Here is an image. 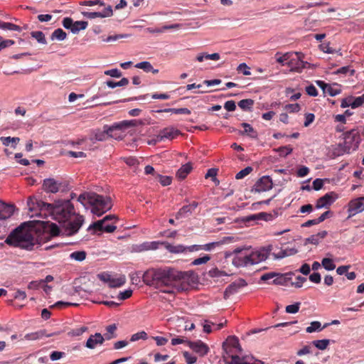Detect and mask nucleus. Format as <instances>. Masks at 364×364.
Instances as JSON below:
<instances>
[{
    "mask_svg": "<svg viewBox=\"0 0 364 364\" xmlns=\"http://www.w3.org/2000/svg\"><path fill=\"white\" fill-rule=\"evenodd\" d=\"M142 279L146 285L171 294L188 291L196 283L193 273L169 267L149 269L144 273Z\"/></svg>",
    "mask_w": 364,
    "mask_h": 364,
    "instance_id": "1",
    "label": "nucleus"
},
{
    "mask_svg": "<svg viewBox=\"0 0 364 364\" xmlns=\"http://www.w3.org/2000/svg\"><path fill=\"white\" fill-rule=\"evenodd\" d=\"M28 205L31 211L37 208L38 213L36 215L41 218L50 216L59 223H65L68 235L77 233L84 223L83 216L75 213L74 206L69 200H59L54 203H48L31 197L28 200Z\"/></svg>",
    "mask_w": 364,
    "mask_h": 364,
    "instance_id": "2",
    "label": "nucleus"
},
{
    "mask_svg": "<svg viewBox=\"0 0 364 364\" xmlns=\"http://www.w3.org/2000/svg\"><path fill=\"white\" fill-rule=\"evenodd\" d=\"M26 226V224L23 223L14 230L6 237L5 242L11 246L32 250L35 240Z\"/></svg>",
    "mask_w": 364,
    "mask_h": 364,
    "instance_id": "3",
    "label": "nucleus"
},
{
    "mask_svg": "<svg viewBox=\"0 0 364 364\" xmlns=\"http://www.w3.org/2000/svg\"><path fill=\"white\" fill-rule=\"evenodd\" d=\"M136 123V120H125L112 126L105 125L102 131L100 129L95 130L90 136V139L92 143L106 141L109 137L114 138L115 139H122V136L121 134H118L116 132L117 131L124 130L129 127L135 126Z\"/></svg>",
    "mask_w": 364,
    "mask_h": 364,
    "instance_id": "4",
    "label": "nucleus"
},
{
    "mask_svg": "<svg viewBox=\"0 0 364 364\" xmlns=\"http://www.w3.org/2000/svg\"><path fill=\"white\" fill-rule=\"evenodd\" d=\"M343 143L340 144L339 146L341 151L338 154L344 153L349 154L355 151L361 141L360 132L358 129H353L344 134Z\"/></svg>",
    "mask_w": 364,
    "mask_h": 364,
    "instance_id": "5",
    "label": "nucleus"
},
{
    "mask_svg": "<svg viewBox=\"0 0 364 364\" xmlns=\"http://www.w3.org/2000/svg\"><path fill=\"white\" fill-rule=\"evenodd\" d=\"M92 213L101 216L112 208V204L110 197L93 193L91 198Z\"/></svg>",
    "mask_w": 364,
    "mask_h": 364,
    "instance_id": "6",
    "label": "nucleus"
},
{
    "mask_svg": "<svg viewBox=\"0 0 364 364\" xmlns=\"http://www.w3.org/2000/svg\"><path fill=\"white\" fill-rule=\"evenodd\" d=\"M43 188L47 193H56L67 191L70 188L69 182L65 179L48 178L43 180Z\"/></svg>",
    "mask_w": 364,
    "mask_h": 364,
    "instance_id": "7",
    "label": "nucleus"
},
{
    "mask_svg": "<svg viewBox=\"0 0 364 364\" xmlns=\"http://www.w3.org/2000/svg\"><path fill=\"white\" fill-rule=\"evenodd\" d=\"M230 255H233L232 263L234 266L242 267L250 265L248 247H237Z\"/></svg>",
    "mask_w": 364,
    "mask_h": 364,
    "instance_id": "8",
    "label": "nucleus"
},
{
    "mask_svg": "<svg viewBox=\"0 0 364 364\" xmlns=\"http://www.w3.org/2000/svg\"><path fill=\"white\" fill-rule=\"evenodd\" d=\"M248 247L250 265L256 264L264 261L269 257L273 249L272 245H268L255 250H252L251 247Z\"/></svg>",
    "mask_w": 364,
    "mask_h": 364,
    "instance_id": "9",
    "label": "nucleus"
},
{
    "mask_svg": "<svg viewBox=\"0 0 364 364\" xmlns=\"http://www.w3.org/2000/svg\"><path fill=\"white\" fill-rule=\"evenodd\" d=\"M97 277L102 282L107 283L109 287L111 288L120 287L124 285L126 282V278L124 276H120L119 277L114 278L107 272H102L98 274Z\"/></svg>",
    "mask_w": 364,
    "mask_h": 364,
    "instance_id": "10",
    "label": "nucleus"
},
{
    "mask_svg": "<svg viewBox=\"0 0 364 364\" xmlns=\"http://www.w3.org/2000/svg\"><path fill=\"white\" fill-rule=\"evenodd\" d=\"M348 218L364 211V196L350 200L348 203Z\"/></svg>",
    "mask_w": 364,
    "mask_h": 364,
    "instance_id": "11",
    "label": "nucleus"
},
{
    "mask_svg": "<svg viewBox=\"0 0 364 364\" xmlns=\"http://www.w3.org/2000/svg\"><path fill=\"white\" fill-rule=\"evenodd\" d=\"M294 55L295 57H291L287 65L291 68V71L301 73L306 68L307 62L303 60L304 55L301 53L296 52Z\"/></svg>",
    "mask_w": 364,
    "mask_h": 364,
    "instance_id": "12",
    "label": "nucleus"
},
{
    "mask_svg": "<svg viewBox=\"0 0 364 364\" xmlns=\"http://www.w3.org/2000/svg\"><path fill=\"white\" fill-rule=\"evenodd\" d=\"M273 182L269 176H264L259 178L254 185L252 191L260 193L269 191L272 188Z\"/></svg>",
    "mask_w": 364,
    "mask_h": 364,
    "instance_id": "13",
    "label": "nucleus"
},
{
    "mask_svg": "<svg viewBox=\"0 0 364 364\" xmlns=\"http://www.w3.org/2000/svg\"><path fill=\"white\" fill-rule=\"evenodd\" d=\"M187 346L199 356L203 357L209 352V347L200 340L187 341Z\"/></svg>",
    "mask_w": 364,
    "mask_h": 364,
    "instance_id": "14",
    "label": "nucleus"
},
{
    "mask_svg": "<svg viewBox=\"0 0 364 364\" xmlns=\"http://www.w3.org/2000/svg\"><path fill=\"white\" fill-rule=\"evenodd\" d=\"M338 198V195L334 192H330L319 198L316 204L317 209L328 208Z\"/></svg>",
    "mask_w": 364,
    "mask_h": 364,
    "instance_id": "15",
    "label": "nucleus"
},
{
    "mask_svg": "<svg viewBox=\"0 0 364 364\" xmlns=\"http://www.w3.org/2000/svg\"><path fill=\"white\" fill-rule=\"evenodd\" d=\"M230 360H227L229 364H264L261 360L255 359L252 356H243L231 355L229 356Z\"/></svg>",
    "mask_w": 364,
    "mask_h": 364,
    "instance_id": "16",
    "label": "nucleus"
},
{
    "mask_svg": "<svg viewBox=\"0 0 364 364\" xmlns=\"http://www.w3.org/2000/svg\"><path fill=\"white\" fill-rule=\"evenodd\" d=\"M180 134H181V132L178 129L173 127H168L160 131L157 135V140L159 141H161L164 139L171 140Z\"/></svg>",
    "mask_w": 364,
    "mask_h": 364,
    "instance_id": "17",
    "label": "nucleus"
},
{
    "mask_svg": "<svg viewBox=\"0 0 364 364\" xmlns=\"http://www.w3.org/2000/svg\"><path fill=\"white\" fill-rule=\"evenodd\" d=\"M247 282L243 279H239L234 282L231 283L228 286V287L225 289V291L224 292L225 297H228L229 296L237 292V291L247 286Z\"/></svg>",
    "mask_w": 364,
    "mask_h": 364,
    "instance_id": "18",
    "label": "nucleus"
},
{
    "mask_svg": "<svg viewBox=\"0 0 364 364\" xmlns=\"http://www.w3.org/2000/svg\"><path fill=\"white\" fill-rule=\"evenodd\" d=\"M82 15L90 19H93L95 18H105L112 16L113 11L111 6H108L107 7L105 8L101 11H96V12H87L85 11L82 13Z\"/></svg>",
    "mask_w": 364,
    "mask_h": 364,
    "instance_id": "19",
    "label": "nucleus"
},
{
    "mask_svg": "<svg viewBox=\"0 0 364 364\" xmlns=\"http://www.w3.org/2000/svg\"><path fill=\"white\" fill-rule=\"evenodd\" d=\"M222 244H223V241L210 242L203 245H193L188 247V252H196L199 250L210 251Z\"/></svg>",
    "mask_w": 364,
    "mask_h": 364,
    "instance_id": "20",
    "label": "nucleus"
},
{
    "mask_svg": "<svg viewBox=\"0 0 364 364\" xmlns=\"http://www.w3.org/2000/svg\"><path fill=\"white\" fill-rule=\"evenodd\" d=\"M105 338L100 333L91 335L87 339L85 346L90 349H94L97 345H102L105 341Z\"/></svg>",
    "mask_w": 364,
    "mask_h": 364,
    "instance_id": "21",
    "label": "nucleus"
},
{
    "mask_svg": "<svg viewBox=\"0 0 364 364\" xmlns=\"http://www.w3.org/2000/svg\"><path fill=\"white\" fill-rule=\"evenodd\" d=\"M14 212V206L4 202L0 203V220L10 218Z\"/></svg>",
    "mask_w": 364,
    "mask_h": 364,
    "instance_id": "22",
    "label": "nucleus"
},
{
    "mask_svg": "<svg viewBox=\"0 0 364 364\" xmlns=\"http://www.w3.org/2000/svg\"><path fill=\"white\" fill-rule=\"evenodd\" d=\"M117 220V216L114 215H106L102 220H97L92 224H91L88 228L87 230H99L102 231L103 229V225L109 220Z\"/></svg>",
    "mask_w": 364,
    "mask_h": 364,
    "instance_id": "23",
    "label": "nucleus"
},
{
    "mask_svg": "<svg viewBox=\"0 0 364 364\" xmlns=\"http://www.w3.org/2000/svg\"><path fill=\"white\" fill-rule=\"evenodd\" d=\"M159 242H145L142 244L135 245L133 247V250L135 252H143L151 250H156L159 247Z\"/></svg>",
    "mask_w": 364,
    "mask_h": 364,
    "instance_id": "24",
    "label": "nucleus"
},
{
    "mask_svg": "<svg viewBox=\"0 0 364 364\" xmlns=\"http://www.w3.org/2000/svg\"><path fill=\"white\" fill-rule=\"evenodd\" d=\"M292 272L285 274L277 273L275 279L272 281V284L276 285H287L288 282L291 279Z\"/></svg>",
    "mask_w": 364,
    "mask_h": 364,
    "instance_id": "25",
    "label": "nucleus"
},
{
    "mask_svg": "<svg viewBox=\"0 0 364 364\" xmlns=\"http://www.w3.org/2000/svg\"><path fill=\"white\" fill-rule=\"evenodd\" d=\"M193 167L190 163L183 165L176 172V176L179 180H183L190 173Z\"/></svg>",
    "mask_w": 364,
    "mask_h": 364,
    "instance_id": "26",
    "label": "nucleus"
},
{
    "mask_svg": "<svg viewBox=\"0 0 364 364\" xmlns=\"http://www.w3.org/2000/svg\"><path fill=\"white\" fill-rule=\"evenodd\" d=\"M188 247L189 246H184L183 245H173L171 244L167 243L166 245V250L171 253H182L186 251H188Z\"/></svg>",
    "mask_w": 364,
    "mask_h": 364,
    "instance_id": "27",
    "label": "nucleus"
},
{
    "mask_svg": "<svg viewBox=\"0 0 364 364\" xmlns=\"http://www.w3.org/2000/svg\"><path fill=\"white\" fill-rule=\"evenodd\" d=\"M241 126L244 128V131L241 132L242 134H247L252 138H257V133L250 124L243 122Z\"/></svg>",
    "mask_w": 364,
    "mask_h": 364,
    "instance_id": "28",
    "label": "nucleus"
},
{
    "mask_svg": "<svg viewBox=\"0 0 364 364\" xmlns=\"http://www.w3.org/2000/svg\"><path fill=\"white\" fill-rule=\"evenodd\" d=\"M297 252L296 250L290 249V250H281L278 253L274 252L272 254L274 259H282L284 257L294 255Z\"/></svg>",
    "mask_w": 364,
    "mask_h": 364,
    "instance_id": "29",
    "label": "nucleus"
},
{
    "mask_svg": "<svg viewBox=\"0 0 364 364\" xmlns=\"http://www.w3.org/2000/svg\"><path fill=\"white\" fill-rule=\"evenodd\" d=\"M87 26V22L84 21H73L71 32L77 33L81 30H85Z\"/></svg>",
    "mask_w": 364,
    "mask_h": 364,
    "instance_id": "30",
    "label": "nucleus"
},
{
    "mask_svg": "<svg viewBox=\"0 0 364 364\" xmlns=\"http://www.w3.org/2000/svg\"><path fill=\"white\" fill-rule=\"evenodd\" d=\"M117 328V327L115 323H113V324H111V325H109L108 326H107L106 327L107 333L105 334V338L107 340H110L112 338H116L117 334L115 332H116Z\"/></svg>",
    "mask_w": 364,
    "mask_h": 364,
    "instance_id": "31",
    "label": "nucleus"
},
{
    "mask_svg": "<svg viewBox=\"0 0 364 364\" xmlns=\"http://www.w3.org/2000/svg\"><path fill=\"white\" fill-rule=\"evenodd\" d=\"M0 28L3 30H10V31H21V28L19 26L9 22H4L0 21Z\"/></svg>",
    "mask_w": 364,
    "mask_h": 364,
    "instance_id": "32",
    "label": "nucleus"
},
{
    "mask_svg": "<svg viewBox=\"0 0 364 364\" xmlns=\"http://www.w3.org/2000/svg\"><path fill=\"white\" fill-rule=\"evenodd\" d=\"M87 253L84 250L75 251L70 254V258L71 259L82 262L85 259Z\"/></svg>",
    "mask_w": 364,
    "mask_h": 364,
    "instance_id": "33",
    "label": "nucleus"
},
{
    "mask_svg": "<svg viewBox=\"0 0 364 364\" xmlns=\"http://www.w3.org/2000/svg\"><path fill=\"white\" fill-rule=\"evenodd\" d=\"M105 83L109 87L115 88L116 87H118V86L122 87V86L127 85L129 84V80L126 77H123L119 82L107 80Z\"/></svg>",
    "mask_w": 364,
    "mask_h": 364,
    "instance_id": "34",
    "label": "nucleus"
},
{
    "mask_svg": "<svg viewBox=\"0 0 364 364\" xmlns=\"http://www.w3.org/2000/svg\"><path fill=\"white\" fill-rule=\"evenodd\" d=\"M341 92V89L338 84H334L333 85H328L325 93L328 94L329 95L333 97Z\"/></svg>",
    "mask_w": 364,
    "mask_h": 364,
    "instance_id": "35",
    "label": "nucleus"
},
{
    "mask_svg": "<svg viewBox=\"0 0 364 364\" xmlns=\"http://www.w3.org/2000/svg\"><path fill=\"white\" fill-rule=\"evenodd\" d=\"M93 193H83L78 196L77 201L85 205L86 203L90 205L91 198H92Z\"/></svg>",
    "mask_w": 364,
    "mask_h": 364,
    "instance_id": "36",
    "label": "nucleus"
},
{
    "mask_svg": "<svg viewBox=\"0 0 364 364\" xmlns=\"http://www.w3.org/2000/svg\"><path fill=\"white\" fill-rule=\"evenodd\" d=\"M323 328H321V323L319 321H312L310 326L306 328L307 333H313L316 331H321Z\"/></svg>",
    "mask_w": 364,
    "mask_h": 364,
    "instance_id": "37",
    "label": "nucleus"
},
{
    "mask_svg": "<svg viewBox=\"0 0 364 364\" xmlns=\"http://www.w3.org/2000/svg\"><path fill=\"white\" fill-rule=\"evenodd\" d=\"M228 341L230 345L233 348L237 350L238 353L242 352V348L240 345L239 340L236 336H230L228 338Z\"/></svg>",
    "mask_w": 364,
    "mask_h": 364,
    "instance_id": "38",
    "label": "nucleus"
},
{
    "mask_svg": "<svg viewBox=\"0 0 364 364\" xmlns=\"http://www.w3.org/2000/svg\"><path fill=\"white\" fill-rule=\"evenodd\" d=\"M321 265L328 271L333 270L336 268L333 260L330 258H323L321 261Z\"/></svg>",
    "mask_w": 364,
    "mask_h": 364,
    "instance_id": "39",
    "label": "nucleus"
},
{
    "mask_svg": "<svg viewBox=\"0 0 364 364\" xmlns=\"http://www.w3.org/2000/svg\"><path fill=\"white\" fill-rule=\"evenodd\" d=\"M66 33L61 28L55 29L52 33L51 38L63 41L66 38Z\"/></svg>",
    "mask_w": 364,
    "mask_h": 364,
    "instance_id": "40",
    "label": "nucleus"
},
{
    "mask_svg": "<svg viewBox=\"0 0 364 364\" xmlns=\"http://www.w3.org/2000/svg\"><path fill=\"white\" fill-rule=\"evenodd\" d=\"M254 105V100L251 99L242 100L238 102V106L244 110H250Z\"/></svg>",
    "mask_w": 364,
    "mask_h": 364,
    "instance_id": "41",
    "label": "nucleus"
},
{
    "mask_svg": "<svg viewBox=\"0 0 364 364\" xmlns=\"http://www.w3.org/2000/svg\"><path fill=\"white\" fill-rule=\"evenodd\" d=\"M165 112H171L176 114H190L191 111L188 108H168L164 110Z\"/></svg>",
    "mask_w": 364,
    "mask_h": 364,
    "instance_id": "42",
    "label": "nucleus"
},
{
    "mask_svg": "<svg viewBox=\"0 0 364 364\" xmlns=\"http://www.w3.org/2000/svg\"><path fill=\"white\" fill-rule=\"evenodd\" d=\"M364 104V93L358 97H353L352 100V109H356Z\"/></svg>",
    "mask_w": 364,
    "mask_h": 364,
    "instance_id": "43",
    "label": "nucleus"
},
{
    "mask_svg": "<svg viewBox=\"0 0 364 364\" xmlns=\"http://www.w3.org/2000/svg\"><path fill=\"white\" fill-rule=\"evenodd\" d=\"M31 36L36 39V41L42 44H46L47 41L45 38V35L42 31H33L31 33Z\"/></svg>",
    "mask_w": 364,
    "mask_h": 364,
    "instance_id": "44",
    "label": "nucleus"
},
{
    "mask_svg": "<svg viewBox=\"0 0 364 364\" xmlns=\"http://www.w3.org/2000/svg\"><path fill=\"white\" fill-rule=\"evenodd\" d=\"M192 212L193 211L191 210V209L189 208V206L188 205H184L176 213V219L182 218L183 217H186L187 214H191Z\"/></svg>",
    "mask_w": 364,
    "mask_h": 364,
    "instance_id": "45",
    "label": "nucleus"
},
{
    "mask_svg": "<svg viewBox=\"0 0 364 364\" xmlns=\"http://www.w3.org/2000/svg\"><path fill=\"white\" fill-rule=\"evenodd\" d=\"M330 341L328 339H323V340H316L313 341V344L319 350H325L328 344Z\"/></svg>",
    "mask_w": 364,
    "mask_h": 364,
    "instance_id": "46",
    "label": "nucleus"
},
{
    "mask_svg": "<svg viewBox=\"0 0 364 364\" xmlns=\"http://www.w3.org/2000/svg\"><path fill=\"white\" fill-rule=\"evenodd\" d=\"M44 336V333L42 331H36L31 333H27L25 336V338L29 341H35L41 338Z\"/></svg>",
    "mask_w": 364,
    "mask_h": 364,
    "instance_id": "47",
    "label": "nucleus"
},
{
    "mask_svg": "<svg viewBox=\"0 0 364 364\" xmlns=\"http://www.w3.org/2000/svg\"><path fill=\"white\" fill-rule=\"evenodd\" d=\"M135 67L136 68L142 69L146 73H149L150 70H152V65L148 61H143L138 63L135 65Z\"/></svg>",
    "mask_w": 364,
    "mask_h": 364,
    "instance_id": "48",
    "label": "nucleus"
},
{
    "mask_svg": "<svg viewBox=\"0 0 364 364\" xmlns=\"http://www.w3.org/2000/svg\"><path fill=\"white\" fill-rule=\"evenodd\" d=\"M147 333L145 331H142L133 334L131 336L130 341L132 342H135L136 341H139V339L146 340L147 339Z\"/></svg>",
    "mask_w": 364,
    "mask_h": 364,
    "instance_id": "49",
    "label": "nucleus"
},
{
    "mask_svg": "<svg viewBox=\"0 0 364 364\" xmlns=\"http://www.w3.org/2000/svg\"><path fill=\"white\" fill-rule=\"evenodd\" d=\"M293 149L289 146H280L277 149L280 156H287L292 152Z\"/></svg>",
    "mask_w": 364,
    "mask_h": 364,
    "instance_id": "50",
    "label": "nucleus"
},
{
    "mask_svg": "<svg viewBox=\"0 0 364 364\" xmlns=\"http://www.w3.org/2000/svg\"><path fill=\"white\" fill-rule=\"evenodd\" d=\"M252 168L251 166H247L242 170L240 171L235 176L236 179H242L245 178L246 176L250 174L252 171Z\"/></svg>",
    "mask_w": 364,
    "mask_h": 364,
    "instance_id": "51",
    "label": "nucleus"
},
{
    "mask_svg": "<svg viewBox=\"0 0 364 364\" xmlns=\"http://www.w3.org/2000/svg\"><path fill=\"white\" fill-rule=\"evenodd\" d=\"M300 303L296 302L294 304L288 305L286 306V312L288 314H296L299 311Z\"/></svg>",
    "mask_w": 364,
    "mask_h": 364,
    "instance_id": "52",
    "label": "nucleus"
},
{
    "mask_svg": "<svg viewBox=\"0 0 364 364\" xmlns=\"http://www.w3.org/2000/svg\"><path fill=\"white\" fill-rule=\"evenodd\" d=\"M157 177L163 186H166L171 183L172 178L171 176L157 175Z\"/></svg>",
    "mask_w": 364,
    "mask_h": 364,
    "instance_id": "53",
    "label": "nucleus"
},
{
    "mask_svg": "<svg viewBox=\"0 0 364 364\" xmlns=\"http://www.w3.org/2000/svg\"><path fill=\"white\" fill-rule=\"evenodd\" d=\"M284 109L289 112H298L300 110V105L298 103L288 104L284 107Z\"/></svg>",
    "mask_w": 364,
    "mask_h": 364,
    "instance_id": "54",
    "label": "nucleus"
},
{
    "mask_svg": "<svg viewBox=\"0 0 364 364\" xmlns=\"http://www.w3.org/2000/svg\"><path fill=\"white\" fill-rule=\"evenodd\" d=\"M348 73H350V75L352 76L354 75L355 70H350L349 66H344V67L340 68L335 72L336 74H343V75H346Z\"/></svg>",
    "mask_w": 364,
    "mask_h": 364,
    "instance_id": "55",
    "label": "nucleus"
},
{
    "mask_svg": "<svg viewBox=\"0 0 364 364\" xmlns=\"http://www.w3.org/2000/svg\"><path fill=\"white\" fill-rule=\"evenodd\" d=\"M183 355L186 360V362L188 364H194L197 360V358L196 356L191 355L190 353H188L187 351L183 352Z\"/></svg>",
    "mask_w": 364,
    "mask_h": 364,
    "instance_id": "56",
    "label": "nucleus"
},
{
    "mask_svg": "<svg viewBox=\"0 0 364 364\" xmlns=\"http://www.w3.org/2000/svg\"><path fill=\"white\" fill-rule=\"evenodd\" d=\"M132 294V290L129 289H126L123 291H120L118 294V296L117 298L121 300V301H123V300H125L128 298H129Z\"/></svg>",
    "mask_w": 364,
    "mask_h": 364,
    "instance_id": "57",
    "label": "nucleus"
},
{
    "mask_svg": "<svg viewBox=\"0 0 364 364\" xmlns=\"http://www.w3.org/2000/svg\"><path fill=\"white\" fill-rule=\"evenodd\" d=\"M292 56V54L289 53H286L282 56L279 57L277 59V62L280 64H287V63L289 61V59H291V57Z\"/></svg>",
    "mask_w": 364,
    "mask_h": 364,
    "instance_id": "58",
    "label": "nucleus"
},
{
    "mask_svg": "<svg viewBox=\"0 0 364 364\" xmlns=\"http://www.w3.org/2000/svg\"><path fill=\"white\" fill-rule=\"evenodd\" d=\"M238 72L242 73L245 75H250L251 74L250 68L245 63H241L237 68Z\"/></svg>",
    "mask_w": 364,
    "mask_h": 364,
    "instance_id": "59",
    "label": "nucleus"
},
{
    "mask_svg": "<svg viewBox=\"0 0 364 364\" xmlns=\"http://www.w3.org/2000/svg\"><path fill=\"white\" fill-rule=\"evenodd\" d=\"M105 74L112 77H120L122 76V73L117 68L106 70Z\"/></svg>",
    "mask_w": 364,
    "mask_h": 364,
    "instance_id": "60",
    "label": "nucleus"
},
{
    "mask_svg": "<svg viewBox=\"0 0 364 364\" xmlns=\"http://www.w3.org/2000/svg\"><path fill=\"white\" fill-rule=\"evenodd\" d=\"M210 259V257L208 255H205L202 257H199V258L194 259L192 262V264L193 265H200V264L206 263Z\"/></svg>",
    "mask_w": 364,
    "mask_h": 364,
    "instance_id": "61",
    "label": "nucleus"
},
{
    "mask_svg": "<svg viewBox=\"0 0 364 364\" xmlns=\"http://www.w3.org/2000/svg\"><path fill=\"white\" fill-rule=\"evenodd\" d=\"M352 100H353V96H348L346 98L342 99L341 103V107L342 108H346L348 107H350L352 108Z\"/></svg>",
    "mask_w": 364,
    "mask_h": 364,
    "instance_id": "62",
    "label": "nucleus"
},
{
    "mask_svg": "<svg viewBox=\"0 0 364 364\" xmlns=\"http://www.w3.org/2000/svg\"><path fill=\"white\" fill-rule=\"evenodd\" d=\"M65 355L64 352L53 351L50 355V358L51 360L55 361L62 358Z\"/></svg>",
    "mask_w": 364,
    "mask_h": 364,
    "instance_id": "63",
    "label": "nucleus"
},
{
    "mask_svg": "<svg viewBox=\"0 0 364 364\" xmlns=\"http://www.w3.org/2000/svg\"><path fill=\"white\" fill-rule=\"evenodd\" d=\"M224 107L228 112H233L236 109L235 102L233 100L227 101L224 105Z\"/></svg>",
    "mask_w": 364,
    "mask_h": 364,
    "instance_id": "64",
    "label": "nucleus"
}]
</instances>
